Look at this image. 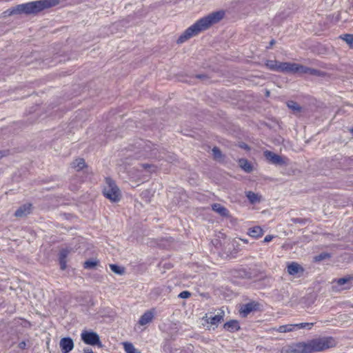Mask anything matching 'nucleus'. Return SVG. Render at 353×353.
<instances>
[{"label":"nucleus","mask_w":353,"mask_h":353,"mask_svg":"<svg viewBox=\"0 0 353 353\" xmlns=\"http://www.w3.org/2000/svg\"><path fill=\"white\" fill-rule=\"evenodd\" d=\"M225 15V12L219 10L199 19L192 26L188 28L177 39L176 43L181 44L189 39L199 34L200 32L208 30L212 25L219 23Z\"/></svg>","instance_id":"1"},{"label":"nucleus","mask_w":353,"mask_h":353,"mask_svg":"<svg viewBox=\"0 0 353 353\" xmlns=\"http://www.w3.org/2000/svg\"><path fill=\"white\" fill-rule=\"evenodd\" d=\"M334 341L332 337L312 339L307 342H299L289 346L288 353H312L332 347Z\"/></svg>","instance_id":"2"},{"label":"nucleus","mask_w":353,"mask_h":353,"mask_svg":"<svg viewBox=\"0 0 353 353\" xmlns=\"http://www.w3.org/2000/svg\"><path fill=\"white\" fill-rule=\"evenodd\" d=\"M59 2V0H38L21 3L13 8L10 11V14H37L45 9L57 6Z\"/></svg>","instance_id":"3"},{"label":"nucleus","mask_w":353,"mask_h":353,"mask_svg":"<svg viewBox=\"0 0 353 353\" xmlns=\"http://www.w3.org/2000/svg\"><path fill=\"white\" fill-rule=\"evenodd\" d=\"M281 72L292 73V74H310L316 75L319 71L316 69L303 66L300 64L290 62H283L281 63Z\"/></svg>","instance_id":"4"},{"label":"nucleus","mask_w":353,"mask_h":353,"mask_svg":"<svg viewBox=\"0 0 353 353\" xmlns=\"http://www.w3.org/2000/svg\"><path fill=\"white\" fill-rule=\"evenodd\" d=\"M103 193L107 199L112 201L117 202L120 199V190L114 181L110 178L105 179V185L103 188Z\"/></svg>","instance_id":"5"},{"label":"nucleus","mask_w":353,"mask_h":353,"mask_svg":"<svg viewBox=\"0 0 353 353\" xmlns=\"http://www.w3.org/2000/svg\"><path fill=\"white\" fill-rule=\"evenodd\" d=\"M81 338L85 344L102 347L99 336L94 332L84 330L81 334Z\"/></svg>","instance_id":"6"},{"label":"nucleus","mask_w":353,"mask_h":353,"mask_svg":"<svg viewBox=\"0 0 353 353\" xmlns=\"http://www.w3.org/2000/svg\"><path fill=\"white\" fill-rule=\"evenodd\" d=\"M265 159L272 164L275 165H287L288 164V159L274 153L270 150H265L263 152Z\"/></svg>","instance_id":"7"},{"label":"nucleus","mask_w":353,"mask_h":353,"mask_svg":"<svg viewBox=\"0 0 353 353\" xmlns=\"http://www.w3.org/2000/svg\"><path fill=\"white\" fill-rule=\"evenodd\" d=\"M260 304L255 301L249 302L243 304L239 310L242 317H246L250 313L259 310Z\"/></svg>","instance_id":"8"},{"label":"nucleus","mask_w":353,"mask_h":353,"mask_svg":"<svg viewBox=\"0 0 353 353\" xmlns=\"http://www.w3.org/2000/svg\"><path fill=\"white\" fill-rule=\"evenodd\" d=\"M59 345L62 353H69L74 347V343L71 338L65 337L61 339Z\"/></svg>","instance_id":"9"},{"label":"nucleus","mask_w":353,"mask_h":353,"mask_svg":"<svg viewBox=\"0 0 353 353\" xmlns=\"http://www.w3.org/2000/svg\"><path fill=\"white\" fill-rule=\"evenodd\" d=\"M287 270L289 274L292 276L302 274L304 271L303 268L297 263L292 262L287 266Z\"/></svg>","instance_id":"10"},{"label":"nucleus","mask_w":353,"mask_h":353,"mask_svg":"<svg viewBox=\"0 0 353 353\" xmlns=\"http://www.w3.org/2000/svg\"><path fill=\"white\" fill-rule=\"evenodd\" d=\"M32 210V204L26 203L19 207L15 212L14 215L17 217H24L29 214Z\"/></svg>","instance_id":"11"},{"label":"nucleus","mask_w":353,"mask_h":353,"mask_svg":"<svg viewBox=\"0 0 353 353\" xmlns=\"http://www.w3.org/2000/svg\"><path fill=\"white\" fill-rule=\"evenodd\" d=\"M70 252V249L63 248L60 250L59 254V261L60 264V268L61 270H64L66 268L67 261L66 258Z\"/></svg>","instance_id":"12"},{"label":"nucleus","mask_w":353,"mask_h":353,"mask_svg":"<svg viewBox=\"0 0 353 353\" xmlns=\"http://www.w3.org/2000/svg\"><path fill=\"white\" fill-rule=\"evenodd\" d=\"M153 318L154 312L152 310H148L141 315L139 319V323L141 325H145L151 322Z\"/></svg>","instance_id":"13"},{"label":"nucleus","mask_w":353,"mask_h":353,"mask_svg":"<svg viewBox=\"0 0 353 353\" xmlns=\"http://www.w3.org/2000/svg\"><path fill=\"white\" fill-rule=\"evenodd\" d=\"M212 209L219 214L222 216L228 217L229 216V210L221 205L220 203H214L212 205Z\"/></svg>","instance_id":"14"},{"label":"nucleus","mask_w":353,"mask_h":353,"mask_svg":"<svg viewBox=\"0 0 353 353\" xmlns=\"http://www.w3.org/2000/svg\"><path fill=\"white\" fill-rule=\"evenodd\" d=\"M263 230L260 226H254L248 230V234L254 239H258L263 235Z\"/></svg>","instance_id":"15"},{"label":"nucleus","mask_w":353,"mask_h":353,"mask_svg":"<svg viewBox=\"0 0 353 353\" xmlns=\"http://www.w3.org/2000/svg\"><path fill=\"white\" fill-rule=\"evenodd\" d=\"M223 311H219L213 316L207 317V322L211 325H217L223 319Z\"/></svg>","instance_id":"16"},{"label":"nucleus","mask_w":353,"mask_h":353,"mask_svg":"<svg viewBox=\"0 0 353 353\" xmlns=\"http://www.w3.org/2000/svg\"><path fill=\"white\" fill-rule=\"evenodd\" d=\"M223 327L225 330L230 332H234L240 329L239 322L235 320H231L225 323L223 325Z\"/></svg>","instance_id":"17"},{"label":"nucleus","mask_w":353,"mask_h":353,"mask_svg":"<svg viewBox=\"0 0 353 353\" xmlns=\"http://www.w3.org/2000/svg\"><path fill=\"white\" fill-rule=\"evenodd\" d=\"M281 63H283V62H279L276 60H268L265 65L271 70L281 72L280 68H281Z\"/></svg>","instance_id":"18"},{"label":"nucleus","mask_w":353,"mask_h":353,"mask_svg":"<svg viewBox=\"0 0 353 353\" xmlns=\"http://www.w3.org/2000/svg\"><path fill=\"white\" fill-rule=\"evenodd\" d=\"M246 196L248 199L249 201L252 204L259 203L261 201V198L259 196V194L252 191L247 192Z\"/></svg>","instance_id":"19"},{"label":"nucleus","mask_w":353,"mask_h":353,"mask_svg":"<svg viewBox=\"0 0 353 353\" xmlns=\"http://www.w3.org/2000/svg\"><path fill=\"white\" fill-rule=\"evenodd\" d=\"M240 167L246 172H250L252 170V167L250 162L245 159H241L239 161Z\"/></svg>","instance_id":"20"},{"label":"nucleus","mask_w":353,"mask_h":353,"mask_svg":"<svg viewBox=\"0 0 353 353\" xmlns=\"http://www.w3.org/2000/svg\"><path fill=\"white\" fill-rule=\"evenodd\" d=\"M294 324H288L279 326L276 328V331L281 333L289 332L295 330Z\"/></svg>","instance_id":"21"},{"label":"nucleus","mask_w":353,"mask_h":353,"mask_svg":"<svg viewBox=\"0 0 353 353\" xmlns=\"http://www.w3.org/2000/svg\"><path fill=\"white\" fill-rule=\"evenodd\" d=\"M287 105L295 114L301 112V109H302V108L296 102H295L294 101H288Z\"/></svg>","instance_id":"22"},{"label":"nucleus","mask_w":353,"mask_h":353,"mask_svg":"<svg viewBox=\"0 0 353 353\" xmlns=\"http://www.w3.org/2000/svg\"><path fill=\"white\" fill-rule=\"evenodd\" d=\"M71 165L72 168H76L79 171L85 166V163L83 159H77Z\"/></svg>","instance_id":"23"},{"label":"nucleus","mask_w":353,"mask_h":353,"mask_svg":"<svg viewBox=\"0 0 353 353\" xmlns=\"http://www.w3.org/2000/svg\"><path fill=\"white\" fill-rule=\"evenodd\" d=\"M166 292H168V288L165 285H162L154 288L151 292V294L158 296Z\"/></svg>","instance_id":"24"},{"label":"nucleus","mask_w":353,"mask_h":353,"mask_svg":"<svg viewBox=\"0 0 353 353\" xmlns=\"http://www.w3.org/2000/svg\"><path fill=\"white\" fill-rule=\"evenodd\" d=\"M339 38L344 41L351 48H353V34H345L339 37Z\"/></svg>","instance_id":"25"},{"label":"nucleus","mask_w":353,"mask_h":353,"mask_svg":"<svg viewBox=\"0 0 353 353\" xmlns=\"http://www.w3.org/2000/svg\"><path fill=\"white\" fill-rule=\"evenodd\" d=\"M123 347L126 353H141V352L136 349L131 343H124Z\"/></svg>","instance_id":"26"},{"label":"nucleus","mask_w":353,"mask_h":353,"mask_svg":"<svg viewBox=\"0 0 353 353\" xmlns=\"http://www.w3.org/2000/svg\"><path fill=\"white\" fill-rule=\"evenodd\" d=\"M110 268L113 272L119 275H122L125 272V270L123 267L119 266L116 264H110Z\"/></svg>","instance_id":"27"},{"label":"nucleus","mask_w":353,"mask_h":353,"mask_svg":"<svg viewBox=\"0 0 353 353\" xmlns=\"http://www.w3.org/2000/svg\"><path fill=\"white\" fill-rule=\"evenodd\" d=\"M314 323H296L295 325V329H307L310 330L312 326L314 325Z\"/></svg>","instance_id":"28"},{"label":"nucleus","mask_w":353,"mask_h":353,"mask_svg":"<svg viewBox=\"0 0 353 353\" xmlns=\"http://www.w3.org/2000/svg\"><path fill=\"white\" fill-rule=\"evenodd\" d=\"M331 257V255L329 253L327 252H322L319 254V255H316L314 256V260L316 262H319L321 261H323L325 259H329Z\"/></svg>","instance_id":"29"},{"label":"nucleus","mask_w":353,"mask_h":353,"mask_svg":"<svg viewBox=\"0 0 353 353\" xmlns=\"http://www.w3.org/2000/svg\"><path fill=\"white\" fill-rule=\"evenodd\" d=\"M352 279V276H348L346 277L340 278V279L336 280V282L339 286H342V285L347 283Z\"/></svg>","instance_id":"30"},{"label":"nucleus","mask_w":353,"mask_h":353,"mask_svg":"<svg viewBox=\"0 0 353 353\" xmlns=\"http://www.w3.org/2000/svg\"><path fill=\"white\" fill-rule=\"evenodd\" d=\"M97 262L96 261L88 260L84 263L83 268L85 269H92L97 265Z\"/></svg>","instance_id":"31"},{"label":"nucleus","mask_w":353,"mask_h":353,"mask_svg":"<svg viewBox=\"0 0 353 353\" xmlns=\"http://www.w3.org/2000/svg\"><path fill=\"white\" fill-rule=\"evenodd\" d=\"M150 145H151L150 143L149 144H147L146 148H145L146 151H148L147 150V148L150 149V157H154V158L160 157L161 156H157V148L151 149Z\"/></svg>","instance_id":"32"},{"label":"nucleus","mask_w":353,"mask_h":353,"mask_svg":"<svg viewBox=\"0 0 353 353\" xmlns=\"http://www.w3.org/2000/svg\"><path fill=\"white\" fill-rule=\"evenodd\" d=\"M212 154L216 159H219L221 157V152L217 147H214L212 149Z\"/></svg>","instance_id":"33"},{"label":"nucleus","mask_w":353,"mask_h":353,"mask_svg":"<svg viewBox=\"0 0 353 353\" xmlns=\"http://www.w3.org/2000/svg\"><path fill=\"white\" fill-rule=\"evenodd\" d=\"M292 221L294 223H299L301 225H304L306 223L307 220L306 219H302V218H293L292 219Z\"/></svg>","instance_id":"34"},{"label":"nucleus","mask_w":353,"mask_h":353,"mask_svg":"<svg viewBox=\"0 0 353 353\" xmlns=\"http://www.w3.org/2000/svg\"><path fill=\"white\" fill-rule=\"evenodd\" d=\"M142 167L145 170H148L151 172H154L155 169H156V167H154L153 165H150V164H148V163L142 164Z\"/></svg>","instance_id":"35"},{"label":"nucleus","mask_w":353,"mask_h":353,"mask_svg":"<svg viewBox=\"0 0 353 353\" xmlns=\"http://www.w3.org/2000/svg\"><path fill=\"white\" fill-rule=\"evenodd\" d=\"M191 296V293L188 291H183L179 294V297L181 299H188Z\"/></svg>","instance_id":"36"},{"label":"nucleus","mask_w":353,"mask_h":353,"mask_svg":"<svg viewBox=\"0 0 353 353\" xmlns=\"http://www.w3.org/2000/svg\"><path fill=\"white\" fill-rule=\"evenodd\" d=\"M274 238V236L272 235H267L264 239H263V242L264 243H269Z\"/></svg>","instance_id":"37"},{"label":"nucleus","mask_w":353,"mask_h":353,"mask_svg":"<svg viewBox=\"0 0 353 353\" xmlns=\"http://www.w3.org/2000/svg\"><path fill=\"white\" fill-rule=\"evenodd\" d=\"M26 346V343L25 341H21L19 343V347L21 348V349H24Z\"/></svg>","instance_id":"38"},{"label":"nucleus","mask_w":353,"mask_h":353,"mask_svg":"<svg viewBox=\"0 0 353 353\" xmlns=\"http://www.w3.org/2000/svg\"><path fill=\"white\" fill-rule=\"evenodd\" d=\"M84 353H94V352L92 350V349L89 347H86L83 350Z\"/></svg>","instance_id":"39"},{"label":"nucleus","mask_w":353,"mask_h":353,"mask_svg":"<svg viewBox=\"0 0 353 353\" xmlns=\"http://www.w3.org/2000/svg\"><path fill=\"white\" fill-rule=\"evenodd\" d=\"M205 76L203 75V74H199V75H197L196 77L199 78V79H203L204 78Z\"/></svg>","instance_id":"40"},{"label":"nucleus","mask_w":353,"mask_h":353,"mask_svg":"<svg viewBox=\"0 0 353 353\" xmlns=\"http://www.w3.org/2000/svg\"><path fill=\"white\" fill-rule=\"evenodd\" d=\"M241 241H242L245 243H248V241L247 239H241Z\"/></svg>","instance_id":"41"},{"label":"nucleus","mask_w":353,"mask_h":353,"mask_svg":"<svg viewBox=\"0 0 353 353\" xmlns=\"http://www.w3.org/2000/svg\"><path fill=\"white\" fill-rule=\"evenodd\" d=\"M274 43H275V41L274 40H272L270 41V46H273L274 44Z\"/></svg>","instance_id":"42"},{"label":"nucleus","mask_w":353,"mask_h":353,"mask_svg":"<svg viewBox=\"0 0 353 353\" xmlns=\"http://www.w3.org/2000/svg\"><path fill=\"white\" fill-rule=\"evenodd\" d=\"M179 351H180L179 353H188L187 351H185L184 350H180ZM173 353H175V352H173Z\"/></svg>","instance_id":"43"},{"label":"nucleus","mask_w":353,"mask_h":353,"mask_svg":"<svg viewBox=\"0 0 353 353\" xmlns=\"http://www.w3.org/2000/svg\"><path fill=\"white\" fill-rule=\"evenodd\" d=\"M4 153H5V152H0V159H1L3 156H4Z\"/></svg>","instance_id":"44"},{"label":"nucleus","mask_w":353,"mask_h":353,"mask_svg":"<svg viewBox=\"0 0 353 353\" xmlns=\"http://www.w3.org/2000/svg\"><path fill=\"white\" fill-rule=\"evenodd\" d=\"M350 132H351V133L353 134V128H352L350 129Z\"/></svg>","instance_id":"45"},{"label":"nucleus","mask_w":353,"mask_h":353,"mask_svg":"<svg viewBox=\"0 0 353 353\" xmlns=\"http://www.w3.org/2000/svg\"><path fill=\"white\" fill-rule=\"evenodd\" d=\"M347 288H348L347 287H344V288H342L341 289L344 290V289H347Z\"/></svg>","instance_id":"46"}]
</instances>
